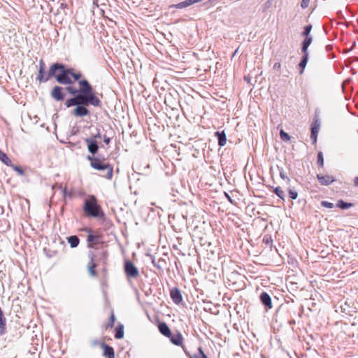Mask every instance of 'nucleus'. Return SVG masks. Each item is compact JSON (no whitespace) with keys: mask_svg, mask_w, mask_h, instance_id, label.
I'll list each match as a JSON object with an SVG mask.
<instances>
[{"mask_svg":"<svg viewBox=\"0 0 358 358\" xmlns=\"http://www.w3.org/2000/svg\"><path fill=\"white\" fill-rule=\"evenodd\" d=\"M63 88L59 86H55L53 87L51 92V96L56 101H62L64 99V94L62 92Z\"/></svg>","mask_w":358,"mask_h":358,"instance_id":"6e6552de","label":"nucleus"},{"mask_svg":"<svg viewBox=\"0 0 358 358\" xmlns=\"http://www.w3.org/2000/svg\"><path fill=\"white\" fill-rule=\"evenodd\" d=\"M310 0H302L301 3V6L302 8H306L308 7L309 4Z\"/></svg>","mask_w":358,"mask_h":358,"instance_id":"58836bf2","label":"nucleus"},{"mask_svg":"<svg viewBox=\"0 0 358 358\" xmlns=\"http://www.w3.org/2000/svg\"><path fill=\"white\" fill-rule=\"evenodd\" d=\"M87 159L90 162L91 166L98 171H106V178H111L113 176V168L108 164L103 163L104 157L100 156L87 157Z\"/></svg>","mask_w":358,"mask_h":358,"instance_id":"20e7f679","label":"nucleus"},{"mask_svg":"<svg viewBox=\"0 0 358 358\" xmlns=\"http://www.w3.org/2000/svg\"><path fill=\"white\" fill-rule=\"evenodd\" d=\"M101 134L99 131H98L92 138L95 139L96 141L97 138H101Z\"/></svg>","mask_w":358,"mask_h":358,"instance_id":"a18cd8bd","label":"nucleus"},{"mask_svg":"<svg viewBox=\"0 0 358 358\" xmlns=\"http://www.w3.org/2000/svg\"><path fill=\"white\" fill-rule=\"evenodd\" d=\"M78 89L72 86L66 87V90L74 96L67 99L65 105L67 108L76 106L72 114L76 117H84L90 114L87 106L100 107L101 101L96 96L95 91L87 80H78Z\"/></svg>","mask_w":358,"mask_h":358,"instance_id":"f257e3e1","label":"nucleus"},{"mask_svg":"<svg viewBox=\"0 0 358 358\" xmlns=\"http://www.w3.org/2000/svg\"><path fill=\"white\" fill-rule=\"evenodd\" d=\"M62 193L64 197L68 196L71 198L72 196V193L71 192H68L66 188L62 189Z\"/></svg>","mask_w":358,"mask_h":358,"instance_id":"4c0bfd02","label":"nucleus"},{"mask_svg":"<svg viewBox=\"0 0 358 358\" xmlns=\"http://www.w3.org/2000/svg\"><path fill=\"white\" fill-rule=\"evenodd\" d=\"M289 196L292 199H296L298 196V193L295 190L289 189Z\"/></svg>","mask_w":358,"mask_h":358,"instance_id":"f704fd0d","label":"nucleus"},{"mask_svg":"<svg viewBox=\"0 0 358 358\" xmlns=\"http://www.w3.org/2000/svg\"><path fill=\"white\" fill-rule=\"evenodd\" d=\"M185 1H182V2H180L178 3H177V4L171 5V8H180V9L184 8L187 7L186 4H185Z\"/></svg>","mask_w":358,"mask_h":358,"instance_id":"473e14b6","label":"nucleus"},{"mask_svg":"<svg viewBox=\"0 0 358 358\" xmlns=\"http://www.w3.org/2000/svg\"><path fill=\"white\" fill-rule=\"evenodd\" d=\"M308 61V57L306 55H303L301 62L299 64V67L301 69L300 74L303 73V71L306 66L307 62Z\"/></svg>","mask_w":358,"mask_h":358,"instance_id":"4be33fe9","label":"nucleus"},{"mask_svg":"<svg viewBox=\"0 0 358 358\" xmlns=\"http://www.w3.org/2000/svg\"><path fill=\"white\" fill-rule=\"evenodd\" d=\"M321 206L327 208H333L334 207V204L333 203L329 202L327 201H322L321 202Z\"/></svg>","mask_w":358,"mask_h":358,"instance_id":"7c9ffc66","label":"nucleus"},{"mask_svg":"<svg viewBox=\"0 0 358 358\" xmlns=\"http://www.w3.org/2000/svg\"><path fill=\"white\" fill-rule=\"evenodd\" d=\"M224 194H225V196H226V197L227 198V199H228V200H229L231 203H233L234 202H233V200L231 199V196H230L227 193H226V192H225Z\"/></svg>","mask_w":358,"mask_h":358,"instance_id":"49530a36","label":"nucleus"},{"mask_svg":"<svg viewBox=\"0 0 358 358\" xmlns=\"http://www.w3.org/2000/svg\"><path fill=\"white\" fill-rule=\"evenodd\" d=\"M191 358H208L207 356L205 355L203 349L201 347H199L198 349V352L194 354Z\"/></svg>","mask_w":358,"mask_h":358,"instance_id":"393cba45","label":"nucleus"},{"mask_svg":"<svg viewBox=\"0 0 358 358\" xmlns=\"http://www.w3.org/2000/svg\"><path fill=\"white\" fill-rule=\"evenodd\" d=\"M101 347L103 349V354L107 356L108 358H115V351L113 348L107 344L103 343Z\"/></svg>","mask_w":358,"mask_h":358,"instance_id":"2eb2a0df","label":"nucleus"},{"mask_svg":"<svg viewBox=\"0 0 358 358\" xmlns=\"http://www.w3.org/2000/svg\"><path fill=\"white\" fill-rule=\"evenodd\" d=\"M83 210L90 217H99L103 215L101 208L96 203V199L91 195L85 201Z\"/></svg>","mask_w":358,"mask_h":358,"instance_id":"7ed1b4c3","label":"nucleus"},{"mask_svg":"<svg viewBox=\"0 0 358 358\" xmlns=\"http://www.w3.org/2000/svg\"><path fill=\"white\" fill-rule=\"evenodd\" d=\"M317 178L320 183L322 185H329L334 181V178L329 175L322 176L321 174H317Z\"/></svg>","mask_w":358,"mask_h":358,"instance_id":"9b49d317","label":"nucleus"},{"mask_svg":"<svg viewBox=\"0 0 358 358\" xmlns=\"http://www.w3.org/2000/svg\"><path fill=\"white\" fill-rule=\"evenodd\" d=\"M170 296L171 299L176 304H179L182 300L181 292L177 287H174L172 289H171Z\"/></svg>","mask_w":358,"mask_h":358,"instance_id":"1a4fd4ad","label":"nucleus"},{"mask_svg":"<svg viewBox=\"0 0 358 358\" xmlns=\"http://www.w3.org/2000/svg\"><path fill=\"white\" fill-rule=\"evenodd\" d=\"M317 163L322 167L324 166V158L322 152H320L317 154Z\"/></svg>","mask_w":358,"mask_h":358,"instance_id":"c756f323","label":"nucleus"},{"mask_svg":"<svg viewBox=\"0 0 358 358\" xmlns=\"http://www.w3.org/2000/svg\"><path fill=\"white\" fill-rule=\"evenodd\" d=\"M124 337V326L123 324H119L116 328L115 338L116 339H121Z\"/></svg>","mask_w":358,"mask_h":358,"instance_id":"aec40b11","label":"nucleus"},{"mask_svg":"<svg viewBox=\"0 0 358 358\" xmlns=\"http://www.w3.org/2000/svg\"><path fill=\"white\" fill-rule=\"evenodd\" d=\"M11 167H13V170L15 171L19 175L23 176L24 175V171L17 166H14L11 164Z\"/></svg>","mask_w":358,"mask_h":358,"instance_id":"72a5a7b5","label":"nucleus"},{"mask_svg":"<svg viewBox=\"0 0 358 358\" xmlns=\"http://www.w3.org/2000/svg\"><path fill=\"white\" fill-rule=\"evenodd\" d=\"M169 338L173 344L178 346L182 345L183 338L181 333L177 332L174 334H171V336Z\"/></svg>","mask_w":358,"mask_h":358,"instance_id":"ddd939ff","label":"nucleus"},{"mask_svg":"<svg viewBox=\"0 0 358 358\" xmlns=\"http://www.w3.org/2000/svg\"><path fill=\"white\" fill-rule=\"evenodd\" d=\"M320 128V122L319 120L316 119L312 123L311 125V134L310 138L313 139V143H315L317 142V134Z\"/></svg>","mask_w":358,"mask_h":358,"instance_id":"0eeeda50","label":"nucleus"},{"mask_svg":"<svg viewBox=\"0 0 358 358\" xmlns=\"http://www.w3.org/2000/svg\"><path fill=\"white\" fill-rule=\"evenodd\" d=\"M49 76L55 77L59 83L63 85L73 84L82 77L80 72L74 73L72 69L66 68L65 65L59 63L53 64L50 66Z\"/></svg>","mask_w":358,"mask_h":358,"instance_id":"f03ea898","label":"nucleus"},{"mask_svg":"<svg viewBox=\"0 0 358 358\" xmlns=\"http://www.w3.org/2000/svg\"><path fill=\"white\" fill-rule=\"evenodd\" d=\"M0 160L7 166H11V160L8 158L7 155L0 150Z\"/></svg>","mask_w":358,"mask_h":358,"instance_id":"5701e85b","label":"nucleus"},{"mask_svg":"<svg viewBox=\"0 0 358 358\" xmlns=\"http://www.w3.org/2000/svg\"><path fill=\"white\" fill-rule=\"evenodd\" d=\"M159 332L166 336L170 337L171 336V331L169 326L165 322H160L158 325Z\"/></svg>","mask_w":358,"mask_h":358,"instance_id":"4468645a","label":"nucleus"},{"mask_svg":"<svg viewBox=\"0 0 358 358\" xmlns=\"http://www.w3.org/2000/svg\"><path fill=\"white\" fill-rule=\"evenodd\" d=\"M280 176L283 180L287 178V177L286 176L283 169L280 170Z\"/></svg>","mask_w":358,"mask_h":358,"instance_id":"ea45409f","label":"nucleus"},{"mask_svg":"<svg viewBox=\"0 0 358 358\" xmlns=\"http://www.w3.org/2000/svg\"><path fill=\"white\" fill-rule=\"evenodd\" d=\"M260 301L266 308L271 309L272 308L271 298L268 293L262 292L260 294Z\"/></svg>","mask_w":358,"mask_h":358,"instance_id":"9d476101","label":"nucleus"},{"mask_svg":"<svg viewBox=\"0 0 358 358\" xmlns=\"http://www.w3.org/2000/svg\"><path fill=\"white\" fill-rule=\"evenodd\" d=\"M100 237L97 235L90 234L87 237L89 248H94V246L99 243Z\"/></svg>","mask_w":358,"mask_h":358,"instance_id":"f8f14e48","label":"nucleus"},{"mask_svg":"<svg viewBox=\"0 0 358 358\" xmlns=\"http://www.w3.org/2000/svg\"><path fill=\"white\" fill-rule=\"evenodd\" d=\"M355 185L358 187V177H355L354 180Z\"/></svg>","mask_w":358,"mask_h":358,"instance_id":"de8ad7c7","label":"nucleus"},{"mask_svg":"<svg viewBox=\"0 0 358 358\" xmlns=\"http://www.w3.org/2000/svg\"><path fill=\"white\" fill-rule=\"evenodd\" d=\"M311 29H312V25L311 24L306 25L304 27V30H303V33L301 34V35L303 36H305V37H310L309 36V34H310V33L311 31Z\"/></svg>","mask_w":358,"mask_h":358,"instance_id":"cd10ccee","label":"nucleus"},{"mask_svg":"<svg viewBox=\"0 0 358 358\" xmlns=\"http://www.w3.org/2000/svg\"><path fill=\"white\" fill-rule=\"evenodd\" d=\"M6 333V318L3 316L1 308H0V335Z\"/></svg>","mask_w":358,"mask_h":358,"instance_id":"6ab92c4d","label":"nucleus"},{"mask_svg":"<svg viewBox=\"0 0 358 358\" xmlns=\"http://www.w3.org/2000/svg\"><path fill=\"white\" fill-rule=\"evenodd\" d=\"M215 135L218 139V145L221 147L225 145L226 142H227V136H226V134L224 133V131H221V132L217 131L215 133Z\"/></svg>","mask_w":358,"mask_h":358,"instance_id":"a211bd4d","label":"nucleus"},{"mask_svg":"<svg viewBox=\"0 0 358 358\" xmlns=\"http://www.w3.org/2000/svg\"><path fill=\"white\" fill-rule=\"evenodd\" d=\"M275 194L282 200L285 199V192L280 189V187H278L274 189Z\"/></svg>","mask_w":358,"mask_h":358,"instance_id":"a878e982","label":"nucleus"},{"mask_svg":"<svg viewBox=\"0 0 358 358\" xmlns=\"http://www.w3.org/2000/svg\"><path fill=\"white\" fill-rule=\"evenodd\" d=\"M39 69L45 70V64L42 59L39 62Z\"/></svg>","mask_w":358,"mask_h":358,"instance_id":"c03bdc74","label":"nucleus"},{"mask_svg":"<svg viewBox=\"0 0 358 358\" xmlns=\"http://www.w3.org/2000/svg\"><path fill=\"white\" fill-rule=\"evenodd\" d=\"M52 78V76H49V73L47 74V76H45V70L39 69L38 73L36 77V80L39 81V83H45L49 79Z\"/></svg>","mask_w":358,"mask_h":358,"instance_id":"f3484780","label":"nucleus"},{"mask_svg":"<svg viewBox=\"0 0 358 358\" xmlns=\"http://www.w3.org/2000/svg\"><path fill=\"white\" fill-rule=\"evenodd\" d=\"M89 257L90 259V262L89 265H88L89 272H90V274L91 275L95 276L96 275V271H95L94 268L96 266V265L94 262V253L90 252L89 253Z\"/></svg>","mask_w":358,"mask_h":358,"instance_id":"dca6fc26","label":"nucleus"},{"mask_svg":"<svg viewBox=\"0 0 358 358\" xmlns=\"http://www.w3.org/2000/svg\"><path fill=\"white\" fill-rule=\"evenodd\" d=\"M152 262L156 268L161 269L162 268V264L164 262V261L162 259L156 261L155 258L152 257Z\"/></svg>","mask_w":358,"mask_h":358,"instance_id":"bb28decb","label":"nucleus"},{"mask_svg":"<svg viewBox=\"0 0 358 358\" xmlns=\"http://www.w3.org/2000/svg\"><path fill=\"white\" fill-rule=\"evenodd\" d=\"M103 141L104 143L106 144V145H108L110 142V138L109 137H107L106 136H104L103 137Z\"/></svg>","mask_w":358,"mask_h":358,"instance_id":"37998d69","label":"nucleus"},{"mask_svg":"<svg viewBox=\"0 0 358 358\" xmlns=\"http://www.w3.org/2000/svg\"><path fill=\"white\" fill-rule=\"evenodd\" d=\"M352 206V203L345 202L343 200H339L336 205L337 207H338L341 209H348V208L351 207Z\"/></svg>","mask_w":358,"mask_h":358,"instance_id":"b1692460","label":"nucleus"},{"mask_svg":"<svg viewBox=\"0 0 358 358\" xmlns=\"http://www.w3.org/2000/svg\"><path fill=\"white\" fill-rule=\"evenodd\" d=\"M312 41H313L312 37H306L305 39L303 40V41L302 42V44L306 46L309 47L310 45L311 44Z\"/></svg>","mask_w":358,"mask_h":358,"instance_id":"c9c22d12","label":"nucleus"},{"mask_svg":"<svg viewBox=\"0 0 358 358\" xmlns=\"http://www.w3.org/2000/svg\"><path fill=\"white\" fill-rule=\"evenodd\" d=\"M280 136L283 141H288L290 139V136L282 129L280 131Z\"/></svg>","mask_w":358,"mask_h":358,"instance_id":"c85d7f7f","label":"nucleus"},{"mask_svg":"<svg viewBox=\"0 0 358 358\" xmlns=\"http://www.w3.org/2000/svg\"><path fill=\"white\" fill-rule=\"evenodd\" d=\"M184 1L185 3V4H186L187 7L194 4L193 0H185Z\"/></svg>","mask_w":358,"mask_h":358,"instance_id":"a19ab883","label":"nucleus"},{"mask_svg":"<svg viewBox=\"0 0 358 358\" xmlns=\"http://www.w3.org/2000/svg\"><path fill=\"white\" fill-rule=\"evenodd\" d=\"M115 321V317L113 313L111 314L110 317V322L107 324L106 328H112Z\"/></svg>","mask_w":358,"mask_h":358,"instance_id":"2f4dec72","label":"nucleus"},{"mask_svg":"<svg viewBox=\"0 0 358 358\" xmlns=\"http://www.w3.org/2000/svg\"><path fill=\"white\" fill-rule=\"evenodd\" d=\"M308 46H306V45L302 44L301 51H302L303 55H306L307 57H309V54H308Z\"/></svg>","mask_w":358,"mask_h":358,"instance_id":"e433bc0d","label":"nucleus"},{"mask_svg":"<svg viewBox=\"0 0 358 358\" xmlns=\"http://www.w3.org/2000/svg\"><path fill=\"white\" fill-rule=\"evenodd\" d=\"M84 141L87 145V150L89 152H90L92 156H94V155L97 153L99 148L97 141L92 138H87Z\"/></svg>","mask_w":358,"mask_h":358,"instance_id":"423d86ee","label":"nucleus"},{"mask_svg":"<svg viewBox=\"0 0 358 358\" xmlns=\"http://www.w3.org/2000/svg\"><path fill=\"white\" fill-rule=\"evenodd\" d=\"M280 66H281L280 63L276 62L273 65V69L274 70H278V69H280Z\"/></svg>","mask_w":358,"mask_h":358,"instance_id":"79ce46f5","label":"nucleus"},{"mask_svg":"<svg viewBox=\"0 0 358 358\" xmlns=\"http://www.w3.org/2000/svg\"><path fill=\"white\" fill-rule=\"evenodd\" d=\"M194 1V3H199L201 1H202L203 0H193Z\"/></svg>","mask_w":358,"mask_h":358,"instance_id":"09e8293b","label":"nucleus"},{"mask_svg":"<svg viewBox=\"0 0 358 358\" xmlns=\"http://www.w3.org/2000/svg\"><path fill=\"white\" fill-rule=\"evenodd\" d=\"M79 238L77 236H71L68 238V242L71 248H76L79 244Z\"/></svg>","mask_w":358,"mask_h":358,"instance_id":"412c9836","label":"nucleus"},{"mask_svg":"<svg viewBox=\"0 0 358 358\" xmlns=\"http://www.w3.org/2000/svg\"><path fill=\"white\" fill-rule=\"evenodd\" d=\"M124 268L127 277L136 278L139 275L138 268L129 260L124 262Z\"/></svg>","mask_w":358,"mask_h":358,"instance_id":"39448f33","label":"nucleus"},{"mask_svg":"<svg viewBox=\"0 0 358 358\" xmlns=\"http://www.w3.org/2000/svg\"><path fill=\"white\" fill-rule=\"evenodd\" d=\"M356 60L358 61V58H356Z\"/></svg>","mask_w":358,"mask_h":358,"instance_id":"8fccbe9b","label":"nucleus"}]
</instances>
